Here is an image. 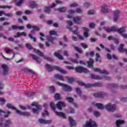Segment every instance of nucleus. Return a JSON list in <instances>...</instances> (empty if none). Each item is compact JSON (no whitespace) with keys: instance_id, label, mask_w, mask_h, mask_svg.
I'll return each mask as SVG.
<instances>
[{"instance_id":"22","label":"nucleus","mask_w":127,"mask_h":127,"mask_svg":"<svg viewBox=\"0 0 127 127\" xmlns=\"http://www.w3.org/2000/svg\"><path fill=\"white\" fill-rule=\"evenodd\" d=\"M82 29L84 31V37H85L86 38L89 37V29H88L85 27H82Z\"/></svg>"},{"instance_id":"31","label":"nucleus","mask_w":127,"mask_h":127,"mask_svg":"<svg viewBox=\"0 0 127 127\" xmlns=\"http://www.w3.org/2000/svg\"><path fill=\"white\" fill-rule=\"evenodd\" d=\"M75 91L76 94L77 95H79L80 96V98H83L82 97V90H81V89L79 88V87H76L75 88Z\"/></svg>"},{"instance_id":"20","label":"nucleus","mask_w":127,"mask_h":127,"mask_svg":"<svg viewBox=\"0 0 127 127\" xmlns=\"http://www.w3.org/2000/svg\"><path fill=\"white\" fill-rule=\"evenodd\" d=\"M20 36H26V33L25 32H17L16 33V35H14L13 37L14 38H18V37H20Z\"/></svg>"},{"instance_id":"7","label":"nucleus","mask_w":127,"mask_h":127,"mask_svg":"<svg viewBox=\"0 0 127 127\" xmlns=\"http://www.w3.org/2000/svg\"><path fill=\"white\" fill-rule=\"evenodd\" d=\"M105 108L108 111V112H114L116 110V105L113 104L112 105L111 103H109L106 105Z\"/></svg>"},{"instance_id":"63","label":"nucleus","mask_w":127,"mask_h":127,"mask_svg":"<svg viewBox=\"0 0 127 127\" xmlns=\"http://www.w3.org/2000/svg\"><path fill=\"white\" fill-rule=\"evenodd\" d=\"M109 86L110 87H112V88H118V87H119V85L116 84H110Z\"/></svg>"},{"instance_id":"30","label":"nucleus","mask_w":127,"mask_h":127,"mask_svg":"<svg viewBox=\"0 0 127 127\" xmlns=\"http://www.w3.org/2000/svg\"><path fill=\"white\" fill-rule=\"evenodd\" d=\"M125 124V121L124 120H118L116 121V126L117 127H120V126Z\"/></svg>"},{"instance_id":"43","label":"nucleus","mask_w":127,"mask_h":127,"mask_svg":"<svg viewBox=\"0 0 127 127\" xmlns=\"http://www.w3.org/2000/svg\"><path fill=\"white\" fill-rule=\"evenodd\" d=\"M44 59L46 60H47L48 61H49L50 62H53V59L50 57H48L45 55H44V56H42Z\"/></svg>"},{"instance_id":"41","label":"nucleus","mask_w":127,"mask_h":127,"mask_svg":"<svg viewBox=\"0 0 127 127\" xmlns=\"http://www.w3.org/2000/svg\"><path fill=\"white\" fill-rule=\"evenodd\" d=\"M6 107H7L8 109H10V110H16V108L12 106L10 103H7Z\"/></svg>"},{"instance_id":"29","label":"nucleus","mask_w":127,"mask_h":127,"mask_svg":"<svg viewBox=\"0 0 127 127\" xmlns=\"http://www.w3.org/2000/svg\"><path fill=\"white\" fill-rule=\"evenodd\" d=\"M1 113H3V114H5V115H4V117L5 118H8L9 115H10V114H11V112H10V111H7V112H5L0 109V115H1Z\"/></svg>"},{"instance_id":"27","label":"nucleus","mask_w":127,"mask_h":127,"mask_svg":"<svg viewBox=\"0 0 127 127\" xmlns=\"http://www.w3.org/2000/svg\"><path fill=\"white\" fill-rule=\"evenodd\" d=\"M54 55L57 57V58H58V59H60V60H63L64 58L63 56H62V55H61V54L55 52L54 54Z\"/></svg>"},{"instance_id":"2","label":"nucleus","mask_w":127,"mask_h":127,"mask_svg":"<svg viewBox=\"0 0 127 127\" xmlns=\"http://www.w3.org/2000/svg\"><path fill=\"white\" fill-rule=\"evenodd\" d=\"M46 67H47V69H48V72H52V70L55 69V70H57V71H59V72H61V73H63V74H66V70L61 69L59 66L56 65L52 66L51 64H46Z\"/></svg>"},{"instance_id":"17","label":"nucleus","mask_w":127,"mask_h":127,"mask_svg":"<svg viewBox=\"0 0 127 127\" xmlns=\"http://www.w3.org/2000/svg\"><path fill=\"white\" fill-rule=\"evenodd\" d=\"M94 72H98L100 74H106V75H109V72L106 70L103 69V70L100 69L98 67H95L94 69Z\"/></svg>"},{"instance_id":"12","label":"nucleus","mask_w":127,"mask_h":127,"mask_svg":"<svg viewBox=\"0 0 127 127\" xmlns=\"http://www.w3.org/2000/svg\"><path fill=\"white\" fill-rule=\"evenodd\" d=\"M15 111H16V114H17L18 115H20V116H24L26 117H29V116H30V113L28 112H22L19 110H17V109L16 108Z\"/></svg>"},{"instance_id":"18","label":"nucleus","mask_w":127,"mask_h":127,"mask_svg":"<svg viewBox=\"0 0 127 127\" xmlns=\"http://www.w3.org/2000/svg\"><path fill=\"white\" fill-rule=\"evenodd\" d=\"M2 68L3 70V76H5V75H7V73H8V68L7 67L6 64H2Z\"/></svg>"},{"instance_id":"42","label":"nucleus","mask_w":127,"mask_h":127,"mask_svg":"<svg viewBox=\"0 0 127 127\" xmlns=\"http://www.w3.org/2000/svg\"><path fill=\"white\" fill-rule=\"evenodd\" d=\"M73 48L75 50V51H76L77 52L79 53V54H82V53H83L82 52V50H81V49L79 48V47L74 46Z\"/></svg>"},{"instance_id":"56","label":"nucleus","mask_w":127,"mask_h":127,"mask_svg":"<svg viewBox=\"0 0 127 127\" xmlns=\"http://www.w3.org/2000/svg\"><path fill=\"white\" fill-rule=\"evenodd\" d=\"M55 100H60L61 99L60 98V94H59V93H56V94L55 95Z\"/></svg>"},{"instance_id":"55","label":"nucleus","mask_w":127,"mask_h":127,"mask_svg":"<svg viewBox=\"0 0 127 127\" xmlns=\"http://www.w3.org/2000/svg\"><path fill=\"white\" fill-rule=\"evenodd\" d=\"M24 1V0H19L18 2L16 3V5L17 6H20L21 5V3Z\"/></svg>"},{"instance_id":"59","label":"nucleus","mask_w":127,"mask_h":127,"mask_svg":"<svg viewBox=\"0 0 127 127\" xmlns=\"http://www.w3.org/2000/svg\"><path fill=\"white\" fill-rule=\"evenodd\" d=\"M81 46L82 47H83V48H84V49H86L88 48V46L87 45V44H86L85 43H81Z\"/></svg>"},{"instance_id":"50","label":"nucleus","mask_w":127,"mask_h":127,"mask_svg":"<svg viewBox=\"0 0 127 127\" xmlns=\"http://www.w3.org/2000/svg\"><path fill=\"white\" fill-rule=\"evenodd\" d=\"M4 15H5V16H7L8 17H12L13 16V14H12V12H9V13H4Z\"/></svg>"},{"instance_id":"58","label":"nucleus","mask_w":127,"mask_h":127,"mask_svg":"<svg viewBox=\"0 0 127 127\" xmlns=\"http://www.w3.org/2000/svg\"><path fill=\"white\" fill-rule=\"evenodd\" d=\"M26 47L29 50H31V49H32V46H31V45L29 44H26Z\"/></svg>"},{"instance_id":"1","label":"nucleus","mask_w":127,"mask_h":127,"mask_svg":"<svg viewBox=\"0 0 127 127\" xmlns=\"http://www.w3.org/2000/svg\"><path fill=\"white\" fill-rule=\"evenodd\" d=\"M126 28H127L126 26H123L119 29H118L115 27H112L111 28H107L104 27V29H105V31H107V32H111V31H117L118 33H119V34H121L123 38L127 39V34H123L124 32H126Z\"/></svg>"},{"instance_id":"64","label":"nucleus","mask_w":127,"mask_h":127,"mask_svg":"<svg viewBox=\"0 0 127 127\" xmlns=\"http://www.w3.org/2000/svg\"><path fill=\"white\" fill-rule=\"evenodd\" d=\"M88 14H95V11L94 10H90L88 11Z\"/></svg>"},{"instance_id":"38","label":"nucleus","mask_w":127,"mask_h":127,"mask_svg":"<svg viewBox=\"0 0 127 127\" xmlns=\"http://www.w3.org/2000/svg\"><path fill=\"white\" fill-rule=\"evenodd\" d=\"M66 79L67 80L68 83L71 84L73 82L75 81V79L73 77H69V76H66Z\"/></svg>"},{"instance_id":"34","label":"nucleus","mask_w":127,"mask_h":127,"mask_svg":"<svg viewBox=\"0 0 127 127\" xmlns=\"http://www.w3.org/2000/svg\"><path fill=\"white\" fill-rule=\"evenodd\" d=\"M96 62H99V63H102V60H101V56L98 53L96 54Z\"/></svg>"},{"instance_id":"39","label":"nucleus","mask_w":127,"mask_h":127,"mask_svg":"<svg viewBox=\"0 0 127 127\" xmlns=\"http://www.w3.org/2000/svg\"><path fill=\"white\" fill-rule=\"evenodd\" d=\"M30 3V7H31V8H35V7H37V4L35 1H31Z\"/></svg>"},{"instance_id":"53","label":"nucleus","mask_w":127,"mask_h":127,"mask_svg":"<svg viewBox=\"0 0 127 127\" xmlns=\"http://www.w3.org/2000/svg\"><path fill=\"white\" fill-rule=\"evenodd\" d=\"M50 7H48V6H46L44 8V11L45 12H47L48 13H49V12H50Z\"/></svg>"},{"instance_id":"37","label":"nucleus","mask_w":127,"mask_h":127,"mask_svg":"<svg viewBox=\"0 0 127 127\" xmlns=\"http://www.w3.org/2000/svg\"><path fill=\"white\" fill-rule=\"evenodd\" d=\"M96 107H97L98 109H99V110H104L105 107L103 105V104L98 103L95 104Z\"/></svg>"},{"instance_id":"61","label":"nucleus","mask_w":127,"mask_h":127,"mask_svg":"<svg viewBox=\"0 0 127 127\" xmlns=\"http://www.w3.org/2000/svg\"><path fill=\"white\" fill-rule=\"evenodd\" d=\"M0 103H1V105H4L5 103V100L2 98H0Z\"/></svg>"},{"instance_id":"35","label":"nucleus","mask_w":127,"mask_h":127,"mask_svg":"<svg viewBox=\"0 0 127 127\" xmlns=\"http://www.w3.org/2000/svg\"><path fill=\"white\" fill-rule=\"evenodd\" d=\"M87 64L88 67L90 68H91V67H93V64H94V60H93V59H90L89 61L87 62Z\"/></svg>"},{"instance_id":"8","label":"nucleus","mask_w":127,"mask_h":127,"mask_svg":"<svg viewBox=\"0 0 127 127\" xmlns=\"http://www.w3.org/2000/svg\"><path fill=\"white\" fill-rule=\"evenodd\" d=\"M57 84L58 85H59V86H61V87H64V91H69V92H71V91H72V88L70 86H68V85H67V84L62 83L59 82H58Z\"/></svg>"},{"instance_id":"23","label":"nucleus","mask_w":127,"mask_h":127,"mask_svg":"<svg viewBox=\"0 0 127 127\" xmlns=\"http://www.w3.org/2000/svg\"><path fill=\"white\" fill-rule=\"evenodd\" d=\"M0 8H11V6L9 5H3L0 6ZM5 12H3V11H0V16H2L3 14H4Z\"/></svg>"},{"instance_id":"6","label":"nucleus","mask_w":127,"mask_h":127,"mask_svg":"<svg viewBox=\"0 0 127 127\" xmlns=\"http://www.w3.org/2000/svg\"><path fill=\"white\" fill-rule=\"evenodd\" d=\"M75 69L76 72H78V73H89V70L81 66H76Z\"/></svg>"},{"instance_id":"13","label":"nucleus","mask_w":127,"mask_h":127,"mask_svg":"<svg viewBox=\"0 0 127 127\" xmlns=\"http://www.w3.org/2000/svg\"><path fill=\"white\" fill-rule=\"evenodd\" d=\"M124 44H121L120 45V47H118V50L119 53H124V52H126V54H127V49L124 48Z\"/></svg>"},{"instance_id":"11","label":"nucleus","mask_w":127,"mask_h":127,"mask_svg":"<svg viewBox=\"0 0 127 127\" xmlns=\"http://www.w3.org/2000/svg\"><path fill=\"white\" fill-rule=\"evenodd\" d=\"M107 94L103 92H100L93 94V96L95 98H104L105 96H106Z\"/></svg>"},{"instance_id":"54","label":"nucleus","mask_w":127,"mask_h":127,"mask_svg":"<svg viewBox=\"0 0 127 127\" xmlns=\"http://www.w3.org/2000/svg\"><path fill=\"white\" fill-rule=\"evenodd\" d=\"M32 28L34 31H39L40 30V28L37 26H32Z\"/></svg>"},{"instance_id":"48","label":"nucleus","mask_w":127,"mask_h":127,"mask_svg":"<svg viewBox=\"0 0 127 127\" xmlns=\"http://www.w3.org/2000/svg\"><path fill=\"white\" fill-rule=\"evenodd\" d=\"M69 60L70 61L73 62V63H74L75 64H78L79 63V62H78V60H77V59H76L70 58Z\"/></svg>"},{"instance_id":"21","label":"nucleus","mask_w":127,"mask_h":127,"mask_svg":"<svg viewBox=\"0 0 127 127\" xmlns=\"http://www.w3.org/2000/svg\"><path fill=\"white\" fill-rule=\"evenodd\" d=\"M109 11V8H108V5H103L101 7V12L102 13H106Z\"/></svg>"},{"instance_id":"24","label":"nucleus","mask_w":127,"mask_h":127,"mask_svg":"<svg viewBox=\"0 0 127 127\" xmlns=\"http://www.w3.org/2000/svg\"><path fill=\"white\" fill-rule=\"evenodd\" d=\"M11 28L13 29V30H16V29L23 30V29H24V27L23 26H17L16 25H12L11 26Z\"/></svg>"},{"instance_id":"47","label":"nucleus","mask_w":127,"mask_h":127,"mask_svg":"<svg viewBox=\"0 0 127 127\" xmlns=\"http://www.w3.org/2000/svg\"><path fill=\"white\" fill-rule=\"evenodd\" d=\"M66 100L68 102V103H73V102H74V99L70 97H67L66 98Z\"/></svg>"},{"instance_id":"44","label":"nucleus","mask_w":127,"mask_h":127,"mask_svg":"<svg viewBox=\"0 0 127 127\" xmlns=\"http://www.w3.org/2000/svg\"><path fill=\"white\" fill-rule=\"evenodd\" d=\"M99 46L100 47H101V48H102V49H103V48L105 49V50H106V51H107V52H109V53H111V52H112V51L111 50H110V49H108L107 48H105V46H104V45L100 44L99 45Z\"/></svg>"},{"instance_id":"9","label":"nucleus","mask_w":127,"mask_h":127,"mask_svg":"<svg viewBox=\"0 0 127 127\" xmlns=\"http://www.w3.org/2000/svg\"><path fill=\"white\" fill-rule=\"evenodd\" d=\"M56 106L58 110L62 111V108H65L66 107V104L62 101H58Z\"/></svg>"},{"instance_id":"57","label":"nucleus","mask_w":127,"mask_h":127,"mask_svg":"<svg viewBox=\"0 0 127 127\" xmlns=\"http://www.w3.org/2000/svg\"><path fill=\"white\" fill-rule=\"evenodd\" d=\"M45 116H49V113H48V111H47V110H45V113H43L42 114V117H45Z\"/></svg>"},{"instance_id":"4","label":"nucleus","mask_w":127,"mask_h":127,"mask_svg":"<svg viewBox=\"0 0 127 127\" xmlns=\"http://www.w3.org/2000/svg\"><path fill=\"white\" fill-rule=\"evenodd\" d=\"M50 107L53 111H54V113H55L56 115H57V116L61 117V118H63V119H66V115H65V114H64L63 112H59L56 111V108H55V105L53 102L50 103Z\"/></svg>"},{"instance_id":"60","label":"nucleus","mask_w":127,"mask_h":127,"mask_svg":"<svg viewBox=\"0 0 127 127\" xmlns=\"http://www.w3.org/2000/svg\"><path fill=\"white\" fill-rule=\"evenodd\" d=\"M93 114H94V115L95 116V117H100V116L101 115L100 113L96 112V111H94L93 112Z\"/></svg>"},{"instance_id":"52","label":"nucleus","mask_w":127,"mask_h":127,"mask_svg":"<svg viewBox=\"0 0 127 127\" xmlns=\"http://www.w3.org/2000/svg\"><path fill=\"white\" fill-rule=\"evenodd\" d=\"M10 125H12L11 121L10 120H6V124H5V127H8V126H10Z\"/></svg>"},{"instance_id":"15","label":"nucleus","mask_w":127,"mask_h":127,"mask_svg":"<svg viewBox=\"0 0 127 127\" xmlns=\"http://www.w3.org/2000/svg\"><path fill=\"white\" fill-rule=\"evenodd\" d=\"M38 122L42 125H48L49 124H51L52 121L51 120H45L42 118H41L38 120Z\"/></svg>"},{"instance_id":"3","label":"nucleus","mask_w":127,"mask_h":127,"mask_svg":"<svg viewBox=\"0 0 127 127\" xmlns=\"http://www.w3.org/2000/svg\"><path fill=\"white\" fill-rule=\"evenodd\" d=\"M77 83L78 85H80V86H84V87L86 89L89 88H94V87H102V84L100 83H95L94 84H85L84 82L81 81H77Z\"/></svg>"},{"instance_id":"26","label":"nucleus","mask_w":127,"mask_h":127,"mask_svg":"<svg viewBox=\"0 0 127 127\" xmlns=\"http://www.w3.org/2000/svg\"><path fill=\"white\" fill-rule=\"evenodd\" d=\"M91 79H94L95 80H102V77L100 76H97L92 73H90Z\"/></svg>"},{"instance_id":"46","label":"nucleus","mask_w":127,"mask_h":127,"mask_svg":"<svg viewBox=\"0 0 127 127\" xmlns=\"http://www.w3.org/2000/svg\"><path fill=\"white\" fill-rule=\"evenodd\" d=\"M28 37L31 40H33V41H34V42H36V38L35 37H33L31 34H28Z\"/></svg>"},{"instance_id":"5","label":"nucleus","mask_w":127,"mask_h":127,"mask_svg":"<svg viewBox=\"0 0 127 127\" xmlns=\"http://www.w3.org/2000/svg\"><path fill=\"white\" fill-rule=\"evenodd\" d=\"M32 106H35L36 107V109L33 108L32 111L33 113L34 114H35L36 115H38V113H39V111L41 110V106L38 105V104L37 102H34L31 104Z\"/></svg>"},{"instance_id":"51","label":"nucleus","mask_w":127,"mask_h":127,"mask_svg":"<svg viewBox=\"0 0 127 127\" xmlns=\"http://www.w3.org/2000/svg\"><path fill=\"white\" fill-rule=\"evenodd\" d=\"M35 94V93H34V92L30 93V92H26V96H27L28 97H31L32 96L34 95Z\"/></svg>"},{"instance_id":"16","label":"nucleus","mask_w":127,"mask_h":127,"mask_svg":"<svg viewBox=\"0 0 127 127\" xmlns=\"http://www.w3.org/2000/svg\"><path fill=\"white\" fill-rule=\"evenodd\" d=\"M67 29L69 30V31H71V32H73V34H78V26H74L73 27V28H75L74 30H73L71 27H70V26H66Z\"/></svg>"},{"instance_id":"10","label":"nucleus","mask_w":127,"mask_h":127,"mask_svg":"<svg viewBox=\"0 0 127 127\" xmlns=\"http://www.w3.org/2000/svg\"><path fill=\"white\" fill-rule=\"evenodd\" d=\"M83 127H97V124L95 122L90 121V122H87L85 125H83Z\"/></svg>"},{"instance_id":"45","label":"nucleus","mask_w":127,"mask_h":127,"mask_svg":"<svg viewBox=\"0 0 127 127\" xmlns=\"http://www.w3.org/2000/svg\"><path fill=\"white\" fill-rule=\"evenodd\" d=\"M67 8L66 7H62L58 9V10L60 11V12H65L66 11Z\"/></svg>"},{"instance_id":"14","label":"nucleus","mask_w":127,"mask_h":127,"mask_svg":"<svg viewBox=\"0 0 127 127\" xmlns=\"http://www.w3.org/2000/svg\"><path fill=\"white\" fill-rule=\"evenodd\" d=\"M119 16H120V11L119 10L114 11L113 16L114 22H117V21H118Z\"/></svg>"},{"instance_id":"33","label":"nucleus","mask_w":127,"mask_h":127,"mask_svg":"<svg viewBox=\"0 0 127 127\" xmlns=\"http://www.w3.org/2000/svg\"><path fill=\"white\" fill-rule=\"evenodd\" d=\"M68 120L69 121V125L70 127L75 126V121L72 119L70 117H68Z\"/></svg>"},{"instance_id":"40","label":"nucleus","mask_w":127,"mask_h":127,"mask_svg":"<svg viewBox=\"0 0 127 127\" xmlns=\"http://www.w3.org/2000/svg\"><path fill=\"white\" fill-rule=\"evenodd\" d=\"M47 40H48V41H50V42H51V43L52 44H55V43H54V38L52 37L51 36H49L47 37Z\"/></svg>"},{"instance_id":"49","label":"nucleus","mask_w":127,"mask_h":127,"mask_svg":"<svg viewBox=\"0 0 127 127\" xmlns=\"http://www.w3.org/2000/svg\"><path fill=\"white\" fill-rule=\"evenodd\" d=\"M49 89H50V92H51L52 93H54L56 91L55 87H54V86H50Z\"/></svg>"},{"instance_id":"32","label":"nucleus","mask_w":127,"mask_h":127,"mask_svg":"<svg viewBox=\"0 0 127 127\" xmlns=\"http://www.w3.org/2000/svg\"><path fill=\"white\" fill-rule=\"evenodd\" d=\"M73 19L75 23L79 24L80 23V20H81V17H74L73 18Z\"/></svg>"},{"instance_id":"19","label":"nucleus","mask_w":127,"mask_h":127,"mask_svg":"<svg viewBox=\"0 0 127 127\" xmlns=\"http://www.w3.org/2000/svg\"><path fill=\"white\" fill-rule=\"evenodd\" d=\"M31 57L33 58V59L37 62V63H38V64H40V63H41V59H40V58H39V57H37L35 55L33 54L31 55Z\"/></svg>"},{"instance_id":"36","label":"nucleus","mask_w":127,"mask_h":127,"mask_svg":"<svg viewBox=\"0 0 127 127\" xmlns=\"http://www.w3.org/2000/svg\"><path fill=\"white\" fill-rule=\"evenodd\" d=\"M34 52H35V53L38 54V55H39V56H41V57H42V56H44V54H43V53L41 52V51H39V50L34 49Z\"/></svg>"},{"instance_id":"28","label":"nucleus","mask_w":127,"mask_h":127,"mask_svg":"<svg viewBox=\"0 0 127 127\" xmlns=\"http://www.w3.org/2000/svg\"><path fill=\"white\" fill-rule=\"evenodd\" d=\"M23 71L26 73H28V74H32V75H35V72H34V71L31 69L24 68Z\"/></svg>"},{"instance_id":"62","label":"nucleus","mask_w":127,"mask_h":127,"mask_svg":"<svg viewBox=\"0 0 127 127\" xmlns=\"http://www.w3.org/2000/svg\"><path fill=\"white\" fill-rule=\"evenodd\" d=\"M66 69H68V70H74L75 68L73 66H69L67 65L66 66Z\"/></svg>"},{"instance_id":"25","label":"nucleus","mask_w":127,"mask_h":127,"mask_svg":"<svg viewBox=\"0 0 127 127\" xmlns=\"http://www.w3.org/2000/svg\"><path fill=\"white\" fill-rule=\"evenodd\" d=\"M54 77L56 79L60 80L61 81H64V78L60 74H57L54 75Z\"/></svg>"}]
</instances>
